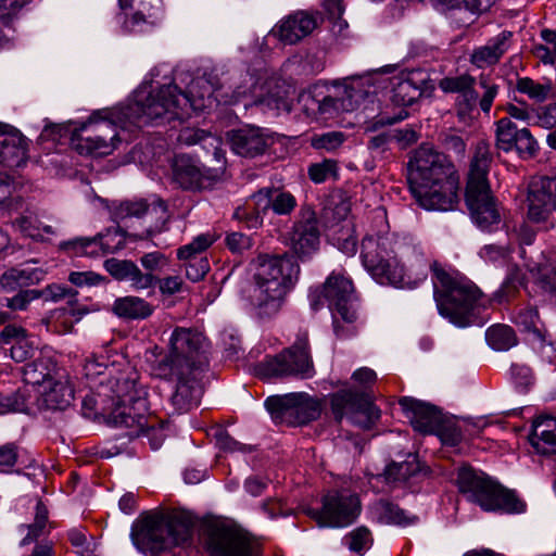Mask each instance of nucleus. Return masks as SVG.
<instances>
[{"label":"nucleus","instance_id":"1","mask_svg":"<svg viewBox=\"0 0 556 556\" xmlns=\"http://www.w3.org/2000/svg\"><path fill=\"white\" fill-rule=\"evenodd\" d=\"M247 96V89L237 87L231 94L222 92L210 77L202 76L193 79L187 93L177 85H164L153 90L149 84H142L134 94L131 103L123 115L130 124L141 126L154 119H184L191 111H204L212 108L214 102L235 104Z\"/></svg>","mask_w":556,"mask_h":556},{"label":"nucleus","instance_id":"2","mask_svg":"<svg viewBox=\"0 0 556 556\" xmlns=\"http://www.w3.org/2000/svg\"><path fill=\"white\" fill-rule=\"evenodd\" d=\"M361 261L377 282L408 289L427 278L430 266L417 244L388 230L368 232L363 238Z\"/></svg>","mask_w":556,"mask_h":556},{"label":"nucleus","instance_id":"3","mask_svg":"<svg viewBox=\"0 0 556 556\" xmlns=\"http://www.w3.org/2000/svg\"><path fill=\"white\" fill-rule=\"evenodd\" d=\"M410 191L426 210L452 211L458 204L459 176L450 159L422 144L408 161Z\"/></svg>","mask_w":556,"mask_h":556},{"label":"nucleus","instance_id":"4","mask_svg":"<svg viewBox=\"0 0 556 556\" xmlns=\"http://www.w3.org/2000/svg\"><path fill=\"white\" fill-rule=\"evenodd\" d=\"M129 377L101 381L94 395L84 400L85 407L106 415L115 427L126 428L129 437H139L147 427V400Z\"/></svg>","mask_w":556,"mask_h":556},{"label":"nucleus","instance_id":"5","mask_svg":"<svg viewBox=\"0 0 556 556\" xmlns=\"http://www.w3.org/2000/svg\"><path fill=\"white\" fill-rule=\"evenodd\" d=\"M434 300L439 313L456 326L475 323L484 307L481 291L469 279L433 266Z\"/></svg>","mask_w":556,"mask_h":556},{"label":"nucleus","instance_id":"6","mask_svg":"<svg viewBox=\"0 0 556 556\" xmlns=\"http://www.w3.org/2000/svg\"><path fill=\"white\" fill-rule=\"evenodd\" d=\"M254 275V301L263 314L280 308L287 293L294 287L300 274L296 261L288 255H260Z\"/></svg>","mask_w":556,"mask_h":556},{"label":"nucleus","instance_id":"7","mask_svg":"<svg viewBox=\"0 0 556 556\" xmlns=\"http://www.w3.org/2000/svg\"><path fill=\"white\" fill-rule=\"evenodd\" d=\"M490 144L477 143L470 162L466 187V202L475 224L481 229L492 231L501 223V214L492 195L488 174L491 165Z\"/></svg>","mask_w":556,"mask_h":556},{"label":"nucleus","instance_id":"8","mask_svg":"<svg viewBox=\"0 0 556 556\" xmlns=\"http://www.w3.org/2000/svg\"><path fill=\"white\" fill-rule=\"evenodd\" d=\"M205 337L191 328L177 327L169 338V354L157 358V348L150 352L147 359L151 363L152 372L164 379L174 375H185L207 362Z\"/></svg>","mask_w":556,"mask_h":556},{"label":"nucleus","instance_id":"9","mask_svg":"<svg viewBox=\"0 0 556 556\" xmlns=\"http://www.w3.org/2000/svg\"><path fill=\"white\" fill-rule=\"evenodd\" d=\"M193 516L176 510L168 516H149L132 534L137 548L144 554L156 555L174 546L187 543L192 536Z\"/></svg>","mask_w":556,"mask_h":556},{"label":"nucleus","instance_id":"10","mask_svg":"<svg viewBox=\"0 0 556 556\" xmlns=\"http://www.w3.org/2000/svg\"><path fill=\"white\" fill-rule=\"evenodd\" d=\"M555 200L556 177H539L530 182L521 207L522 223L516 230L520 244L530 245L538 232L554 228Z\"/></svg>","mask_w":556,"mask_h":556},{"label":"nucleus","instance_id":"11","mask_svg":"<svg viewBox=\"0 0 556 556\" xmlns=\"http://www.w3.org/2000/svg\"><path fill=\"white\" fill-rule=\"evenodd\" d=\"M458 486L466 498L484 511L521 514L526 503L517 494L471 468H462L458 472Z\"/></svg>","mask_w":556,"mask_h":556},{"label":"nucleus","instance_id":"12","mask_svg":"<svg viewBox=\"0 0 556 556\" xmlns=\"http://www.w3.org/2000/svg\"><path fill=\"white\" fill-rule=\"evenodd\" d=\"M475 84L476 79L472 76L464 74L460 76L445 77L441 79L439 87L444 92L458 93L457 105L459 108V113L472 110L476 108L477 103H479L484 113H489L493 101L498 93V86L490 75L481 74L478 77V86L483 90V94L479 100V93L475 89Z\"/></svg>","mask_w":556,"mask_h":556},{"label":"nucleus","instance_id":"13","mask_svg":"<svg viewBox=\"0 0 556 556\" xmlns=\"http://www.w3.org/2000/svg\"><path fill=\"white\" fill-rule=\"evenodd\" d=\"M115 139L117 131L114 124L106 116L92 114L73 131L71 144L79 154L103 156L113 152Z\"/></svg>","mask_w":556,"mask_h":556},{"label":"nucleus","instance_id":"14","mask_svg":"<svg viewBox=\"0 0 556 556\" xmlns=\"http://www.w3.org/2000/svg\"><path fill=\"white\" fill-rule=\"evenodd\" d=\"M263 372L267 377L282 378L296 376L309 378L314 375V365L308 352L307 333L299 336L294 344L280 354L266 358Z\"/></svg>","mask_w":556,"mask_h":556},{"label":"nucleus","instance_id":"15","mask_svg":"<svg viewBox=\"0 0 556 556\" xmlns=\"http://www.w3.org/2000/svg\"><path fill=\"white\" fill-rule=\"evenodd\" d=\"M361 513L356 494L330 492L324 496L321 509L311 510V516L320 527L344 528L353 523Z\"/></svg>","mask_w":556,"mask_h":556},{"label":"nucleus","instance_id":"16","mask_svg":"<svg viewBox=\"0 0 556 556\" xmlns=\"http://www.w3.org/2000/svg\"><path fill=\"white\" fill-rule=\"evenodd\" d=\"M323 294L332 311L334 330L338 336H342L339 319L348 324L357 319L353 282L344 275L333 271L324 285Z\"/></svg>","mask_w":556,"mask_h":556},{"label":"nucleus","instance_id":"17","mask_svg":"<svg viewBox=\"0 0 556 556\" xmlns=\"http://www.w3.org/2000/svg\"><path fill=\"white\" fill-rule=\"evenodd\" d=\"M331 409L338 421L346 418L363 429L371 428L380 417L379 409L367 396L351 389L332 394Z\"/></svg>","mask_w":556,"mask_h":556},{"label":"nucleus","instance_id":"18","mask_svg":"<svg viewBox=\"0 0 556 556\" xmlns=\"http://www.w3.org/2000/svg\"><path fill=\"white\" fill-rule=\"evenodd\" d=\"M265 406L275 418L293 426L307 424L320 414L318 402L305 393L270 396Z\"/></svg>","mask_w":556,"mask_h":556},{"label":"nucleus","instance_id":"19","mask_svg":"<svg viewBox=\"0 0 556 556\" xmlns=\"http://www.w3.org/2000/svg\"><path fill=\"white\" fill-rule=\"evenodd\" d=\"M206 549L210 556H255V549L241 530L225 523L208 527Z\"/></svg>","mask_w":556,"mask_h":556},{"label":"nucleus","instance_id":"20","mask_svg":"<svg viewBox=\"0 0 556 556\" xmlns=\"http://www.w3.org/2000/svg\"><path fill=\"white\" fill-rule=\"evenodd\" d=\"M495 146L504 152L515 149L522 157L533 156L539 148L530 130L519 129L509 117H503L496 123Z\"/></svg>","mask_w":556,"mask_h":556},{"label":"nucleus","instance_id":"21","mask_svg":"<svg viewBox=\"0 0 556 556\" xmlns=\"http://www.w3.org/2000/svg\"><path fill=\"white\" fill-rule=\"evenodd\" d=\"M123 248L124 240L117 231L108 232L104 236L75 238L60 243V249L71 256L98 257Z\"/></svg>","mask_w":556,"mask_h":556},{"label":"nucleus","instance_id":"22","mask_svg":"<svg viewBox=\"0 0 556 556\" xmlns=\"http://www.w3.org/2000/svg\"><path fill=\"white\" fill-rule=\"evenodd\" d=\"M429 76L425 71H401L390 78L391 100L401 106L412 105L424 93Z\"/></svg>","mask_w":556,"mask_h":556},{"label":"nucleus","instance_id":"23","mask_svg":"<svg viewBox=\"0 0 556 556\" xmlns=\"http://www.w3.org/2000/svg\"><path fill=\"white\" fill-rule=\"evenodd\" d=\"M122 11L131 9L130 17L126 13L116 16L117 23L128 31H141L144 25L153 26L156 23L160 12L161 0H118Z\"/></svg>","mask_w":556,"mask_h":556},{"label":"nucleus","instance_id":"24","mask_svg":"<svg viewBox=\"0 0 556 556\" xmlns=\"http://www.w3.org/2000/svg\"><path fill=\"white\" fill-rule=\"evenodd\" d=\"M399 404L412 427L418 432L433 433L442 421V413L429 403L405 396Z\"/></svg>","mask_w":556,"mask_h":556},{"label":"nucleus","instance_id":"25","mask_svg":"<svg viewBox=\"0 0 556 556\" xmlns=\"http://www.w3.org/2000/svg\"><path fill=\"white\" fill-rule=\"evenodd\" d=\"M9 210L18 213L12 219V227L23 236L39 240L43 238V235L55 233L52 226L46 225L40 219V211L36 206L26 204L16 198L14 204Z\"/></svg>","mask_w":556,"mask_h":556},{"label":"nucleus","instance_id":"26","mask_svg":"<svg viewBox=\"0 0 556 556\" xmlns=\"http://www.w3.org/2000/svg\"><path fill=\"white\" fill-rule=\"evenodd\" d=\"M316 26L314 15L299 11L282 18L271 29V35L285 45H294L308 36Z\"/></svg>","mask_w":556,"mask_h":556},{"label":"nucleus","instance_id":"27","mask_svg":"<svg viewBox=\"0 0 556 556\" xmlns=\"http://www.w3.org/2000/svg\"><path fill=\"white\" fill-rule=\"evenodd\" d=\"M291 242L294 252L300 256L309 255L318 249L319 230L313 211L302 212L300 220L294 225Z\"/></svg>","mask_w":556,"mask_h":556},{"label":"nucleus","instance_id":"28","mask_svg":"<svg viewBox=\"0 0 556 556\" xmlns=\"http://www.w3.org/2000/svg\"><path fill=\"white\" fill-rule=\"evenodd\" d=\"M173 179L181 188L194 190L206 188L213 175L210 170L200 167L192 159L179 155L173 163Z\"/></svg>","mask_w":556,"mask_h":556},{"label":"nucleus","instance_id":"29","mask_svg":"<svg viewBox=\"0 0 556 556\" xmlns=\"http://www.w3.org/2000/svg\"><path fill=\"white\" fill-rule=\"evenodd\" d=\"M511 37V31L503 30L489 39L485 45L475 48L469 58L470 63L478 68H485L497 64L509 50Z\"/></svg>","mask_w":556,"mask_h":556},{"label":"nucleus","instance_id":"30","mask_svg":"<svg viewBox=\"0 0 556 556\" xmlns=\"http://www.w3.org/2000/svg\"><path fill=\"white\" fill-rule=\"evenodd\" d=\"M229 139L232 151L245 157L264 153L270 141V138L256 127L235 130Z\"/></svg>","mask_w":556,"mask_h":556},{"label":"nucleus","instance_id":"31","mask_svg":"<svg viewBox=\"0 0 556 556\" xmlns=\"http://www.w3.org/2000/svg\"><path fill=\"white\" fill-rule=\"evenodd\" d=\"M23 375L26 383L39 389L60 377L54 357L50 352L43 351L24 367Z\"/></svg>","mask_w":556,"mask_h":556},{"label":"nucleus","instance_id":"32","mask_svg":"<svg viewBox=\"0 0 556 556\" xmlns=\"http://www.w3.org/2000/svg\"><path fill=\"white\" fill-rule=\"evenodd\" d=\"M191 372L178 376L174 375L172 378H177L178 383L176 390L170 397L172 405L176 413L182 414L197 407L200 403L202 389L194 378H190Z\"/></svg>","mask_w":556,"mask_h":556},{"label":"nucleus","instance_id":"33","mask_svg":"<svg viewBox=\"0 0 556 556\" xmlns=\"http://www.w3.org/2000/svg\"><path fill=\"white\" fill-rule=\"evenodd\" d=\"M27 161V141L20 132H7L0 128V163L8 167H21Z\"/></svg>","mask_w":556,"mask_h":556},{"label":"nucleus","instance_id":"34","mask_svg":"<svg viewBox=\"0 0 556 556\" xmlns=\"http://www.w3.org/2000/svg\"><path fill=\"white\" fill-rule=\"evenodd\" d=\"M38 393L42 404L49 409H65L74 400V389L64 376L40 388Z\"/></svg>","mask_w":556,"mask_h":556},{"label":"nucleus","instance_id":"35","mask_svg":"<svg viewBox=\"0 0 556 556\" xmlns=\"http://www.w3.org/2000/svg\"><path fill=\"white\" fill-rule=\"evenodd\" d=\"M530 442L543 455L556 453V418L542 416L533 422Z\"/></svg>","mask_w":556,"mask_h":556},{"label":"nucleus","instance_id":"36","mask_svg":"<svg viewBox=\"0 0 556 556\" xmlns=\"http://www.w3.org/2000/svg\"><path fill=\"white\" fill-rule=\"evenodd\" d=\"M257 205L260 210L271 208L275 214H290L295 205V198L288 191L274 188H264L256 192Z\"/></svg>","mask_w":556,"mask_h":556},{"label":"nucleus","instance_id":"37","mask_svg":"<svg viewBox=\"0 0 556 556\" xmlns=\"http://www.w3.org/2000/svg\"><path fill=\"white\" fill-rule=\"evenodd\" d=\"M0 337L4 343H12L11 357L15 362H25L34 356V342L26 336L25 329L14 325H8L0 332Z\"/></svg>","mask_w":556,"mask_h":556},{"label":"nucleus","instance_id":"38","mask_svg":"<svg viewBox=\"0 0 556 556\" xmlns=\"http://www.w3.org/2000/svg\"><path fill=\"white\" fill-rule=\"evenodd\" d=\"M143 214L155 216L164 223L168 218L167 205L163 200L155 198L150 203L146 200L125 201L117 208L121 218L140 217Z\"/></svg>","mask_w":556,"mask_h":556},{"label":"nucleus","instance_id":"39","mask_svg":"<svg viewBox=\"0 0 556 556\" xmlns=\"http://www.w3.org/2000/svg\"><path fill=\"white\" fill-rule=\"evenodd\" d=\"M42 279V270L38 268H10L0 276V291L11 293L24 290Z\"/></svg>","mask_w":556,"mask_h":556},{"label":"nucleus","instance_id":"40","mask_svg":"<svg viewBox=\"0 0 556 556\" xmlns=\"http://www.w3.org/2000/svg\"><path fill=\"white\" fill-rule=\"evenodd\" d=\"M112 311L121 318L146 319L153 314L154 307L142 298L127 295L116 299Z\"/></svg>","mask_w":556,"mask_h":556},{"label":"nucleus","instance_id":"41","mask_svg":"<svg viewBox=\"0 0 556 556\" xmlns=\"http://www.w3.org/2000/svg\"><path fill=\"white\" fill-rule=\"evenodd\" d=\"M81 313L73 305L60 307L52 311L48 316L41 319V324L47 331L63 334L71 332L74 324L80 319Z\"/></svg>","mask_w":556,"mask_h":556},{"label":"nucleus","instance_id":"42","mask_svg":"<svg viewBox=\"0 0 556 556\" xmlns=\"http://www.w3.org/2000/svg\"><path fill=\"white\" fill-rule=\"evenodd\" d=\"M516 90L527 94L535 102H543L556 98V88L549 79L539 81L530 77H521L517 79Z\"/></svg>","mask_w":556,"mask_h":556},{"label":"nucleus","instance_id":"43","mask_svg":"<svg viewBox=\"0 0 556 556\" xmlns=\"http://www.w3.org/2000/svg\"><path fill=\"white\" fill-rule=\"evenodd\" d=\"M83 371L86 379L89 381V388L91 390V395H86L84 400L90 399L94 395L97 387L101 381L106 382L109 379H119L125 377L124 375H121L119 377H111L110 375H106L108 366L103 357H87L83 366Z\"/></svg>","mask_w":556,"mask_h":556},{"label":"nucleus","instance_id":"44","mask_svg":"<svg viewBox=\"0 0 556 556\" xmlns=\"http://www.w3.org/2000/svg\"><path fill=\"white\" fill-rule=\"evenodd\" d=\"M247 93L249 92L251 94L253 104H260L268 108L269 110H275L278 113L280 112H287L289 113L292 109L291 101L279 93H267L263 94L261 90L263 89V86L258 87L257 83H253L250 88H245Z\"/></svg>","mask_w":556,"mask_h":556},{"label":"nucleus","instance_id":"45","mask_svg":"<svg viewBox=\"0 0 556 556\" xmlns=\"http://www.w3.org/2000/svg\"><path fill=\"white\" fill-rule=\"evenodd\" d=\"M20 529L23 531L27 530L26 535L21 541V545H28L40 536L46 535L49 532L47 507L41 502H38L34 521L27 526H21Z\"/></svg>","mask_w":556,"mask_h":556},{"label":"nucleus","instance_id":"46","mask_svg":"<svg viewBox=\"0 0 556 556\" xmlns=\"http://www.w3.org/2000/svg\"><path fill=\"white\" fill-rule=\"evenodd\" d=\"M485 336L489 345L496 351H507L517 344L514 330L506 325L490 327Z\"/></svg>","mask_w":556,"mask_h":556},{"label":"nucleus","instance_id":"47","mask_svg":"<svg viewBox=\"0 0 556 556\" xmlns=\"http://www.w3.org/2000/svg\"><path fill=\"white\" fill-rule=\"evenodd\" d=\"M266 212L267 210L258 208L255 192L242 206H238L235 210L233 218L239 222H244L249 228H257L263 222L262 215Z\"/></svg>","mask_w":556,"mask_h":556},{"label":"nucleus","instance_id":"48","mask_svg":"<svg viewBox=\"0 0 556 556\" xmlns=\"http://www.w3.org/2000/svg\"><path fill=\"white\" fill-rule=\"evenodd\" d=\"M179 141L186 143L188 146L197 144L200 142H208V146L214 149V155L217 160H220L223 156V151L219 148L220 140L217 137H214L202 129L194 128H185L180 131Z\"/></svg>","mask_w":556,"mask_h":556},{"label":"nucleus","instance_id":"49","mask_svg":"<svg viewBox=\"0 0 556 556\" xmlns=\"http://www.w3.org/2000/svg\"><path fill=\"white\" fill-rule=\"evenodd\" d=\"M375 514L380 522L405 525L408 523V518L405 511L397 505L388 501H380L375 505Z\"/></svg>","mask_w":556,"mask_h":556},{"label":"nucleus","instance_id":"50","mask_svg":"<svg viewBox=\"0 0 556 556\" xmlns=\"http://www.w3.org/2000/svg\"><path fill=\"white\" fill-rule=\"evenodd\" d=\"M324 89L326 86L316 84L299 94L298 102L307 116L318 117L319 98L323 96Z\"/></svg>","mask_w":556,"mask_h":556},{"label":"nucleus","instance_id":"51","mask_svg":"<svg viewBox=\"0 0 556 556\" xmlns=\"http://www.w3.org/2000/svg\"><path fill=\"white\" fill-rule=\"evenodd\" d=\"M216 236L212 233H202L193 239L192 242L178 249L177 257L185 261L195 260V255L205 251L216 241Z\"/></svg>","mask_w":556,"mask_h":556},{"label":"nucleus","instance_id":"52","mask_svg":"<svg viewBox=\"0 0 556 556\" xmlns=\"http://www.w3.org/2000/svg\"><path fill=\"white\" fill-rule=\"evenodd\" d=\"M338 175V165L333 160H324L319 163H314L308 167V176L315 184H321L330 178H336Z\"/></svg>","mask_w":556,"mask_h":556},{"label":"nucleus","instance_id":"53","mask_svg":"<svg viewBox=\"0 0 556 556\" xmlns=\"http://www.w3.org/2000/svg\"><path fill=\"white\" fill-rule=\"evenodd\" d=\"M345 544L352 552L363 554L372 542L371 534L365 527H359L344 538Z\"/></svg>","mask_w":556,"mask_h":556},{"label":"nucleus","instance_id":"54","mask_svg":"<svg viewBox=\"0 0 556 556\" xmlns=\"http://www.w3.org/2000/svg\"><path fill=\"white\" fill-rule=\"evenodd\" d=\"M515 323L527 332H532L538 338L542 337L538 311L533 307L521 308L515 316Z\"/></svg>","mask_w":556,"mask_h":556},{"label":"nucleus","instance_id":"55","mask_svg":"<svg viewBox=\"0 0 556 556\" xmlns=\"http://www.w3.org/2000/svg\"><path fill=\"white\" fill-rule=\"evenodd\" d=\"M136 264L128 260L109 258L104 262L106 271L118 281H128Z\"/></svg>","mask_w":556,"mask_h":556},{"label":"nucleus","instance_id":"56","mask_svg":"<svg viewBox=\"0 0 556 556\" xmlns=\"http://www.w3.org/2000/svg\"><path fill=\"white\" fill-rule=\"evenodd\" d=\"M37 299H40L38 290L24 289L20 290L12 298H4V303H2V306H7L11 311H26L29 304Z\"/></svg>","mask_w":556,"mask_h":556},{"label":"nucleus","instance_id":"57","mask_svg":"<svg viewBox=\"0 0 556 556\" xmlns=\"http://www.w3.org/2000/svg\"><path fill=\"white\" fill-rule=\"evenodd\" d=\"M344 141V135L340 131H329L312 137L311 143L315 149L327 151L337 150Z\"/></svg>","mask_w":556,"mask_h":556},{"label":"nucleus","instance_id":"58","mask_svg":"<svg viewBox=\"0 0 556 556\" xmlns=\"http://www.w3.org/2000/svg\"><path fill=\"white\" fill-rule=\"evenodd\" d=\"M38 293L40 294V298L45 299L46 301L52 302H58L68 298V305L74 304V298L76 295V292L73 289L66 288L61 285H49L42 290H38Z\"/></svg>","mask_w":556,"mask_h":556},{"label":"nucleus","instance_id":"59","mask_svg":"<svg viewBox=\"0 0 556 556\" xmlns=\"http://www.w3.org/2000/svg\"><path fill=\"white\" fill-rule=\"evenodd\" d=\"M226 247L232 253H243L252 248V238L242 232H229L225 238Z\"/></svg>","mask_w":556,"mask_h":556},{"label":"nucleus","instance_id":"60","mask_svg":"<svg viewBox=\"0 0 556 556\" xmlns=\"http://www.w3.org/2000/svg\"><path fill=\"white\" fill-rule=\"evenodd\" d=\"M18 459V446L15 443L0 445V471L7 472L15 466Z\"/></svg>","mask_w":556,"mask_h":556},{"label":"nucleus","instance_id":"61","mask_svg":"<svg viewBox=\"0 0 556 556\" xmlns=\"http://www.w3.org/2000/svg\"><path fill=\"white\" fill-rule=\"evenodd\" d=\"M157 277L152 273H142L136 265L128 280L130 287L135 290L150 289L156 285Z\"/></svg>","mask_w":556,"mask_h":556},{"label":"nucleus","instance_id":"62","mask_svg":"<svg viewBox=\"0 0 556 556\" xmlns=\"http://www.w3.org/2000/svg\"><path fill=\"white\" fill-rule=\"evenodd\" d=\"M24 0H0V20L5 26H12Z\"/></svg>","mask_w":556,"mask_h":556},{"label":"nucleus","instance_id":"63","mask_svg":"<svg viewBox=\"0 0 556 556\" xmlns=\"http://www.w3.org/2000/svg\"><path fill=\"white\" fill-rule=\"evenodd\" d=\"M510 376L516 386L520 388H528L534 381L531 368L525 364H513L510 367Z\"/></svg>","mask_w":556,"mask_h":556},{"label":"nucleus","instance_id":"64","mask_svg":"<svg viewBox=\"0 0 556 556\" xmlns=\"http://www.w3.org/2000/svg\"><path fill=\"white\" fill-rule=\"evenodd\" d=\"M535 124L551 129L556 127V103L545 105L538 110Z\"/></svg>","mask_w":556,"mask_h":556}]
</instances>
